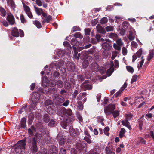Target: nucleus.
I'll list each match as a JSON object with an SVG mask.
<instances>
[{
    "mask_svg": "<svg viewBox=\"0 0 154 154\" xmlns=\"http://www.w3.org/2000/svg\"><path fill=\"white\" fill-rule=\"evenodd\" d=\"M57 139L58 141V143L60 144L63 145L65 141L63 137L60 134H58L57 136Z\"/></svg>",
    "mask_w": 154,
    "mask_h": 154,
    "instance_id": "ddd939ff",
    "label": "nucleus"
},
{
    "mask_svg": "<svg viewBox=\"0 0 154 154\" xmlns=\"http://www.w3.org/2000/svg\"><path fill=\"white\" fill-rule=\"evenodd\" d=\"M108 21V19L106 17H103L102 18L100 21L101 24H104L107 22Z\"/></svg>",
    "mask_w": 154,
    "mask_h": 154,
    "instance_id": "3c124183",
    "label": "nucleus"
},
{
    "mask_svg": "<svg viewBox=\"0 0 154 154\" xmlns=\"http://www.w3.org/2000/svg\"><path fill=\"white\" fill-rule=\"evenodd\" d=\"M27 104H25L24 106L22 107L21 109L18 111V113L19 114H21L22 112L25 111L26 108L27 107Z\"/></svg>",
    "mask_w": 154,
    "mask_h": 154,
    "instance_id": "58836bf2",
    "label": "nucleus"
},
{
    "mask_svg": "<svg viewBox=\"0 0 154 154\" xmlns=\"http://www.w3.org/2000/svg\"><path fill=\"white\" fill-rule=\"evenodd\" d=\"M89 64L87 60H85L82 63V67L84 68H86Z\"/></svg>",
    "mask_w": 154,
    "mask_h": 154,
    "instance_id": "79ce46f5",
    "label": "nucleus"
},
{
    "mask_svg": "<svg viewBox=\"0 0 154 154\" xmlns=\"http://www.w3.org/2000/svg\"><path fill=\"white\" fill-rule=\"evenodd\" d=\"M62 110L64 112V113H65L66 114H67L68 116H70L72 114V112L71 109H68L67 110H66V109L64 108L63 107L62 108Z\"/></svg>",
    "mask_w": 154,
    "mask_h": 154,
    "instance_id": "4be33fe9",
    "label": "nucleus"
},
{
    "mask_svg": "<svg viewBox=\"0 0 154 154\" xmlns=\"http://www.w3.org/2000/svg\"><path fill=\"white\" fill-rule=\"evenodd\" d=\"M125 119L128 121L130 120L132 117V115L131 114H125Z\"/></svg>",
    "mask_w": 154,
    "mask_h": 154,
    "instance_id": "49530a36",
    "label": "nucleus"
},
{
    "mask_svg": "<svg viewBox=\"0 0 154 154\" xmlns=\"http://www.w3.org/2000/svg\"><path fill=\"white\" fill-rule=\"evenodd\" d=\"M26 123V119L25 118H22L21 121V126L23 128H25Z\"/></svg>",
    "mask_w": 154,
    "mask_h": 154,
    "instance_id": "c85d7f7f",
    "label": "nucleus"
},
{
    "mask_svg": "<svg viewBox=\"0 0 154 154\" xmlns=\"http://www.w3.org/2000/svg\"><path fill=\"white\" fill-rule=\"evenodd\" d=\"M57 86L60 88H61L63 86V83L62 81L60 80H58L57 82Z\"/></svg>",
    "mask_w": 154,
    "mask_h": 154,
    "instance_id": "5fc2aeb1",
    "label": "nucleus"
},
{
    "mask_svg": "<svg viewBox=\"0 0 154 154\" xmlns=\"http://www.w3.org/2000/svg\"><path fill=\"white\" fill-rule=\"evenodd\" d=\"M91 68L92 70L94 72L97 71L98 69V64L95 63H93L91 65Z\"/></svg>",
    "mask_w": 154,
    "mask_h": 154,
    "instance_id": "f3484780",
    "label": "nucleus"
},
{
    "mask_svg": "<svg viewBox=\"0 0 154 154\" xmlns=\"http://www.w3.org/2000/svg\"><path fill=\"white\" fill-rule=\"evenodd\" d=\"M138 124L139 125V128L140 130L142 129V127L143 125V122L142 120H140L138 123Z\"/></svg>",
    "mask_w": 154,
    "mask_h": 154,
    "instance_id": "de8ad7c7",
    "label": "nucleus"
},
{
    "mask_svg": "<svg viewBox=\"0 0 154 154\" xmlns=\"http://www.w3.org/2000/svg\"><path fill=\"white\" fill-rule=\"evenodd\" d=\"M50 92L52 93H55L57 92V89L56 88L54 87H52L49 90Z\"/></svg>",
    "mask_w": 154,
    "mask_h": 154,
    "instance_id": "603ef678",
    "label": "nucleus"
},
{
    "mask_svg": "<svg viewBox=\"0 0 154 154\" xmlns=\"http://www.w3.org/2000/svg\"><path fill=\"white\" fill-rule=\"evenodd\" d=\"M128 25V22L125 21L123 22L122 24V28L124 29H126Z\"/></svg>",
    "mask_w": 154,
    "mask_h": 154,
    "instance_id": "473e14b6",
    "label": "nucleus"
},
{
    "mask_svg": "<svg viewBox=\"0 0 154 154\" xmlns=\"http://www.w3.org/2000/svg\"><path fill=\"white\" fill-rule=\"evenodd\" d=\"M33 23L36 25L37 27L38 28H40L42 27V26L40 23L37 20L33 21Z\"/></svg>",
    "mask_w": 154,
    "mask_h": 154,
    "instance_id": "72a5a7b5",
    "label": "nucleus"
},
{
    "mask_svg": "<svg viewBox=\"0 0 154 154\" xmlns=\"http://www.w3.org/2000/svg\"><path fill=\"white\" fill-rule=\"evenodd\" d=\"M68 121V119L66 120L67 122H66L65 121L62 122L61 123V125L62 127L64 129H66V127L67 126V123L68 122H67Z\"/></svg>",
    "mask_w": 154,
    "mask_h": 154,
    "instance_id": "f704fd0d",
    "label": "nucleus"
},
{
    "mask_svg": "<svg viewBox=\"0 0 154 154\" xmlns=\"http://www.w3.org/2000/svg\"><path fill=\"white\" fill-rule=\"evenodd\" d=\"M52 103V101L50 100H46L45 102V105L46 106H48L49 105L51 104Z\"/></svg>",
    "mask_w": 154,
    "mask_h": 154,
    "instance_id": "864d4df0",
    "label": "nucleus"
},
{
    "mask_svg": "<svg viewBox=\"0 0 154 154\" xmlns=\"http://www.w3.org/2000/svg\"><path fill=\"white\" fill-rule=\"evenodd\" d=\"M113 62H112V67L110 68L108 70H107V72L109 73V72H110V73L111 74L114 71V69L113 68Z\"/></svg>",
    "mask_w": 154,
    "mask_h": 154,
    "instance_id": "052dcab7",
    "label": "nucleus"
},
{
    "mask_svg": "<svg viewBox=\"0 0 154 154\" xmlns=\"http://www.w3.org/2000/svg\"><path fill=\"white\" fill-rule=\"evenodd\" d=\"M81 30V29L79 27L77 26H74L72 29V30L71 31L72 32H75L77 31H80Z\"/></svg>",
    "mask_w": 154,
    "mask_h": 154,
    "instance_id": "ea45409f",
    "label": "nucleus"
},
{
    "mask_svg": "<svg viewBox=\"0 0 154 154\" xmlns=\"http://www.w3.org/2000/svg\"><path fill=\"white\" fill-rule=\"evenodd\" d=\"M154 55V52L152 51H151L149 52V54L148 56L147 60L148 61H150L151 59L153 57Z\"/></svg>",
    "mask_w": 154,
    "mask_h": 154,
    "instance_id": "c756f323",
    "label": "nucleus"
},
{
    "mask_svg": "<svg viewBox=\"0 0 154 154\" xmlns=\"http://www.w3.org/2000/svg\"><path fill=\"white\" fill-rule=\"evenodd\" d=\"M49 126L51 127H53L55 126V121L53 120H51L50 121V122L48 124Z\"/></svg>",
    "mask_w": 154,
    "mask_h": 154,
    "instance_id": "69168bd1",
    "label": "nucleus"
},
{
    "mask_svg": "<svg viewBox=\"0 0 154 154\" xmlns=\"http://www.w3.org/2000/svg\"><path fill=\"white\" fill-rule=\"evenodd\" d=\"M116 44L114 43L113 46L115 49L120 51L121 50V46L123 45V43L121 39H119L116 41Z\"/></svg>",
    "mask_w": 154,
    "mask_h": 154,
    "instance_id": "39448f33",
    "label": "nucleus"
},
{
    "mask_svg": "<svg viewBox=\"0 0 154 154\" xmlns=\"http://www.w3.org/2000/svg\"><path fill=\"white\" fill-rule=\"evenodd\" d=\"M18 143V144L14 149V152L17 154L20 153L23 150L25 149V146L26 145L25 140L19 141Z\"/></svg>",
    "mask_w": 154,
    "mask_h": 154,
    "instance_id": "f257e3e1",
    "label": "nucleus"
},
{
    "mask_svg": "<svg viewBox=\"0 0 154 154\" xmlns=\"http://www.w3.org/2000/svg\"><path fill=\"white\" fill-rule=\"evenodd\" d=\"M43 119L45 123L48 122L50 120V118L49 116L47 114H46L43 116Z\"/></svg>",
    "mask_w": 154,
    "mask_h": 154,
    "instance_id": "a878e982",
    "label": "nucleus"
},
{
    "mask_svg": "<svg viewBox=\"0 0 154 154\" xmlns=\"http://www.w3.org/2000/svg\"><path fill=\"white\" fill-rule=\"evenodd\" d=\"M57 53L58 56L62 55L64 54V51L63 50L58 49L57 50Z\"/></svg>",
    "mask_w": 154,
    "mask_h": 154,
    "instance_id": "13d9d810",
    "label": "nucleus"
},
{
    "mask_svg": "<svg viewBox=\"0 0 154 154\" xmlns=\"http://www.w3.org/2000/svg\"><path fill=\"white\" fill-rule=\"evenodd\" d=\"M115 108L116 107L115 104H110L107 107L105 108L104 111L107 115H109L112 112L114 111Z\"/></svg>",
    "mask_w": 154,
    "mask_h": 154,
    "instance_id": "7ed1b4c3",
    "label": "nucleus"
},
{
    "mask_svg": "<svg viewBox=\"0 0 154 154\" xmlns=\"http://www.w3.org/2000/svg\"><path fill=\"white\" fill-rule=\"evenodd\" d=\"M126 68L128 71L131 73H133L134 69L132 67L130 66H126Z\"/></svg>",
    "mask_w": 154,
    "mask_h": 154,
    "instance_id": "a19ab883",
    "label": "nucleus"
},
{
    "mask_svg": "<svg viewBox=\"0 0 154 154\" xmlns=\"http://www.w3.org/2000/svg\"><path fill=\"white\" fill-rule=\"evenodd\" d=\"M12 35L15 37H18L19 36V33L18 29L16 27L14 28L12 31Z\"/></svg>",
    "mask_w": 154,
    "mask_h": 154,
    "instance_id": "2eb2a0df",
    "label": "nucleus"
},
{
    "mask_svg": "<svg viewBox=\"0 0 154 154\" xmlns=\"http://www.w3.org/2000/svg\"><path fill=\"white\" fill-rule=\"evenodd\" d=\"M137 75H134L131 79V83H132L134 82H135L137 79Z\"/></svg>",
    "mask_w": 154,
    "mask_h": 154,
    "instance_id": "e2e57ef3",
    "label": "nucleus"
},
{
    "mask_svg": "<svg viewBox=\"0 0 154 154\" xmlns=\"http://www.w3.org/2000/svg\"><path fill=\"white\" fill-rule=\"evenodd\" d=\"M102 48L104 50H109L110 46L109 43L107 42H103L102 45Z\"/></svg>",
    "mask_w": 154,
    "mask_h": 154,
    "instance_id": "6ab92c4d",
    "label": "nucleus"
},
{
    "mask_svg": "<svg viewBox=\"0 0 154 154\" xmlns=\"http://www.w3.org/2000/svg\"><path fill=\"white\" fill-rule=\"evenodd\" d=\"M91 46V44H89L88 45H86L82 47H77V49L79 51H80L81 50L84 49H87L89 48Z\"/></svg>",
    "mask_w": 154,
    "mask_h": 154,
    "instance_id": "5701e85b",
    "label": "nucleus"
},
{
    "mask_svg": "<svg viewBox=\"0 0 154 154\" xmlns=\"http://www.w3.org/2000/svg\"><path fill=\"white\" fill-rule=\"evenodd\" d=\"M0 11L1 13V15L5 16L6 14V12L5 9L2 7H0Z\"/></svg>",
    "mask_w": 154,
    "mask_h": 154,
    "instance_id": "2f4dec72",
    "label": "nucleus"
},
{
    "mask_svg": "<svg viewBox=\"0 0 154 154\" xmlns=\"http://www.w3.org/2000/svg\"><path fill=\"white\" fill-rule=\"evenodd\" d=\"M22 3L24 8V10L26 13L30 11V9L29 7L26 5L23 2H22Z\"/></svg>",
    "mask_w": 154,
    "mask_h": 154,
    "instance_id": "b1692460",
    "label": "nucleus"
},
{
    "mask_svg": "<svg viewBox=\"0 0 154 154\" xmlns=\"http://www.w3.org/2000/svg\"><path fill=\"white\" fill-rule=\"evenodd\" d=\"M56 69H58L63 64L64 62L63 60H60L58 62L56 61Z\"/></svg>",
    "mask_w": 154,
    "mask_h": 154,
    "instance_id": "a211bd4d",
    "label": "nucleus"
},
{
    "mask_svg": "<svg viewBox=\"0 0 154 154\" xmlns=\"http://www.w3.org/2000/svg\"><path fill=\"white\" fill-rule=\"evenodd\" d=\"M31 144L32 146L31 149L33 152L35 153L37 152L38 149L37 146V143L35 142V138H32Z\"/></svg>",
    "mask_w": 154,
    "mask_h": 154,
    "instance_id": "6e6552de",
    "label": "nucleus"
},
{
    "mask_svg": "<svg viewBox=\"0 0 154 154\" xmlns=\"http://www.w3.org/2000/svg\"><path fill=\"white\" fill-rule=\"evenodd\" d=\"M77 119L79 120V122H83V119L82 118V117L78 113L77 115Z\"/></svg>",
    "mask_w": 154,
    "mask_h": 154,
    "instance_id": "0e129e2a",
    "label": "nucleus"
},
{
    "mask_svg": "<svg viewBox=\"0 0 154 154\" xmlns=\"http://www.w3.org/2000/svg\"><path fill=\"white\" fill-rule=\"evenodd\" d=\"M56 61H54L50 65V70H51V69H54V68H56Z\"/></svg>",
    "mask_w": 154,
    "mask_h": 154,
    "instance_id": "4c0bfd02",
    "label": "nucleus"
},
{
    "mask_svg": "<svg viewBox=\"0 0 154 154\" xmlns=\"http://www.w3.org/2000/svg\"><path fill=\"white\" fill-rule=\"evenodd\" d=\"M20 19L21 23H25L26 22V20L25 19L24 15L22 14H20Z\"/></svg>",
    "mask_w": 154,
    "mask_h": 154,
    "instance_id": "e433bc0d",
    "label": "nucleus"
},
{
    "mask_svg": "<svg viewBox=\"0 0 154 154\" xmlns=\"http://www.w3.org/2000/svg\"><path fill=\"white\" fill-rule=\"evenodd\" d=\"M8 5L11 6L13 10L15 11V8L16 7L14 2L13 0H6Z\"/></svg>",
    "mask_w": 154,
    "mask_h": 154,
    "instance_id": "f8f14e48",
    "label": "nucleus"
},
{
    "mask_svg": "<svg viewBox=\"0 0 154 154\" xmlns=\"http://www.w3.org/2000/svg\"><path fill=\"white\" fill-rule=\"evenodd\" d=\"M112 55L111 57V59L112 60H113L117 56V52H112Z\"/></svg>",
    "mask_w": 154,
    "mask_h": 154,
    "instance_id": "774afa93",
    "label": "nucleus"
},
{
    "mask_svg": "<svg viewBox=\"0 0 154 154\" xmlns=\"http://www.w3.org/2000/svg\"><path fill=\"white\" fill-rule=\"evenodd\" d=\"M74 36L75 38H79L81 39L83 38V36L82 35L81 33L79 32L75 33L74 34Z\"/></svg>",
    "mask_w": 154,
    "mask_h": 154,
    "instance_id": "37998d69",
    "label": "nucleus"
},
{
    "mask_svg": "<svg viewBox=\"0 0 154 154\" xmlns=\"http://www.w3.org/2000/svg\"><path fill=\"white\" fill-rule=\"evenodd\" d=\"M54 102L57 103L58 104L63 102L65 101L64 98L61 96H58L56 94H54L52 96Z\"/></svg>",
    "mask_w": 154,
    "mask_h": 154,
    "instance_id": "20e7f679",
    "label": "nucleus"
},
{
    "mask_svg": "<svg viewBox=\"0 0 154 154\" xmlns=\"http://www.w3.org/2000/svg\"><path fill=\"white\" fill-rule=\"evenodd\" d=\"M86 144L84 142L77 143L76 144V147L79 150H81L85 148Z\"/></svg>",
    "mask_w": 154,
    "mask_h": 154,
    "instance_id": "9b49d317",
    "label": "nucleus"
},
{
    "mask_svg": "<svg viewBox=\"0 0 154 154\" xmlns=\"http://www.w3.org/2000/svg\"><path fill=\"white\" fill-rule=\"evenodd\" d=\"M122 123L124 126L128 127L129 130L131 129V128L130 124V123L127 120L125 119V120H123L122 121Z\"/></svg>",
    "mask_w": 154,
    "mask_h": 154,
    "instance_id": "dca6fc26",
    "label": "nucleus"
},
{
    "mask_svg": "<svg viewBox=\"0 0 154 154\" xmlns=\"http://www.w3.org/2000/svg\"><path fill=\"white\" fill-rule=\"evenodd\" d=\"M7 19L9 24L11 25H13L15 23L14 17L11 13L8 14Z\"/></svg>",
    "mask_w": 154,
    "mask_h": 154,
    "instance_id": "0eeeda50",
    "label": "nucleus"
},
{
    "mask_svg": "<svg viewBox=\"0 0 154 154\" xmlns=\"http://www.w3.org/2000/svg\"><path fill=\"white\" fill-rule=\"evenodd\" d=\"M71 43L73 45L77 46L78 45L79 42L75 38H74L72 39Z\"/></svg>",
    "mask_w": 154,
    "mask_h": 154,
    "instance_id": "cd10ccee",
    "label": "nucleus"
},
{
    "mask_svg": "<svg viewBox=\"0 0 154 154\" xmlns=\"http://www.w3.org/2000/svg\"><path fill=\"white\" fill-rule=\"evenodd\" d=\"M89 81L88 80L85 81L83 83H82L81 87L84 90H89L92 88V87L91 85L88 83Z\"/></svg>",
    "mask_w": 154,
    "mask_h": 154,
    "instance_id": "423d86ee",
    "label": "nucleus"
},
{
    "mask_svg": "<svg viewBox=\"0 0 154 154\" xmlns=\"http://www.w3.org/2000/svg\"><path fill=\"white\" fill-rule=\"evenodd\" d=\"M66 150L63 148H61L59 154H66Z\"/></svg>",
    "mask_w": 154,
    "mask_h": 154,
    "instance_id": "4d7b16f0",
    "label": "nucleus"
},
{
    "mask_svg": "<svg viewBox=\"0 0 154 154\" xmlns=\"http://www.w3.org/2000/svg\"><path fill=\"white\" fill-rule=\"evenodd\" d=\"M126 132L125 130L123 128H122L121 129V131H120L119 134V136L120 138L122 137L124 135V134Z\"/></svg>",
    "mask_w": 154,
    "mask_h": 154,
    "instance_id": "bb28decb",
    "label": "nucleus"
},
{
    "mask_svg": "<svg viewBox=\"0 0 154 154\" xmlns=\"http://www.w3.org/2000/svg\"><path fill=\"white\" fill-rule=\"evenodd\" d=\"M35 10L37 15L38 16L40 15L43 10L42 8H38L35 6H34Z\"/></svg>",
    "mask_w": 154,
    "mask_h": 154,
    "instance_id": "aec40b11",
    "label": "nucleus"
},
{
    "mask_svg": "<svg viewBox=\"0 0 154 154\" xmlns=\"http://www.w3.org/2000/svg\"><path fill=\"white\" fill-rule=\"evenodd\" d=\"M117 35L116 34L113 33H111L109 35V37L115 39L117 38Z\"/></svg>",
    "mask_w": 154,
    "mask_h": 154,
    "instance_id": "c03bdc74",
    "label": "nucleus"
},
{
    "mask_svg": "<svg viewBox=\"0 0 154 154\" xmlns=\"http://www.w3.org/2000/svg\"><path fill=\"white\" fill-rule=\"evenodd\" d=\"M39 94L36 92H33L31 98L32 102L31 106L32 109L35 107L37 104L38 103L39 99Z\"/></svg>",
    "mask_w": 154,
    "mask_h": 154,
    "instance_id": "f03ea898",
    "label": "nucleus"
},
{
    "mask_svg": "<svg viewBox=\"0 0 154 154\" xmlns=\"http://www.w3.org/2000/svg\"><path fill=\"white\" fill-rule=\"evenodd\" d=\"M114 118L118 116L119 115V112L118 110L114 111L111 112Z\"/></svg>",
    "mask_w": 154,
    "mask_h": 154,
    "instance_id": "c9c22d12",
    "label": "nucleus"
},
{
    "mask_svg": "<svg viewBox=\"0 0 154 154\" xmlns=\"http://www.w3.org/2000/svg\"><path fill=\"white\" fill-rule=\"evenodd\" d=\"M135 30L133 29H130L129 31V34L128 38V39L132 41L135 38Z\"/></svg>",
    "mask_w": 154,
    "mask_h": 154,
    "instance_id": "1a4fd4ad",
    "label": "nucleus"
},
{
    "mask_svg": "<svg viewBox=\"0 0 154 154\" xmlns=\"http://www.w3.org/2000/svg\"><path fill=\"white\" fill-rule=\"evenodd\" d=\"M97 31L99 33L104 34L106 33V31L100 25L97 24L96 27Z\"/></svg>",
    "mask_w": 154,
    "mask_h": 154,
    "instance_id": "4468645a",
    "label": "nucleus"
},
{
    "mask_svg": "<svg viewBox=\"0 0 154 154\" xmlns=\"http://www.w3.org/2000/svg\"><path fill=\"white\" fill-rule=\"evenodd\" d=\"M142 49H140L135 55H136L138 57H140L142 54Z\"/></svg>",
    "mask_w": 154,
    "mask_h": 154,
    "instance_id": "8fccbe9b",
    "label": "nucleus"
},
{
    "mask_svg": "<svg viewBox=\"0 0 154 154\" xmlns=\"http://www.w3.org/2000/svg\"><path fill=\"white\" fill-rule=\"evenodd\" d=\"M122 53L123 55L125 56L127 54L128 51L127 48L125 47L122 48Z\"/></svg>",
    "mask_w": 154,
    "mask_h": 154,
    "instance_id": "a18cd8bd",
    "label": "nucleus"
},
{
    "mask_svg": "<svg viewBox=\"0 0 154 154\" xmlns=\"http://www.w3.org/2000/svg\"><path fill=\"white\" fill-rule=\"evenodd\" d=\"M97 119L98 122L100 123L102 125H104V123L103 122V118L102 116H98L97 117Z\"/></svg>",
    "mask_w": 154,
    "mask_h": 154,
    "instance_id": "7c9ffc66",
    "label": "nucleus"
},
{
    "mask_svg": "<svg viewBox=\"0 0 154 154\" xmlns=\"http://www.w3.org/2000/svg\"><path fill=\"white\" fill-rule=\"evenodd\" d=\"M103 36V35H100L99 34H97L96 35L95 37L97 41H100V38L101 37Z\"/></svg>",
    "mask_w": 154,
    "mask_h": 154,
    "instance_id": "338daca9",
    "label": "nucleus"
},
{
    "mask_svg": "<svg viewBox=\"0 0 154 154\" xmlns=\"http://www.w3.org/2000/svg\"><path fill=\"white\" fill-rule=\"evenodd\" d=\"M78 107L79 109L81 110L83 109V106L81 102L79 101L77 102Z\"/></svg>",
    "mask_w": 154,
    "mask_h": 154,
    "instance_id": "bf43d9fd",
    "label": "nucleus"
},
{
    "mask_svg": "<svg viewBox=\"0 0 154 154\" xmlns=\"http://www.w3.org/2000/svg\"><path fill=\"white\" fill-rule=\"evenodd\" d=\"M105 28L106 30L108 32L112 31L114 29L113 26H110L106 27Z\"/></svg>",
    "mask_w": 154,
    "mask_h": 154,
    "instance_id": "6e6d98bb",
    "label": "nucleus"
},
{
    "mask_svg": "<svg viewBox=\"0 0 154 154\" xmlns=\"http://www.w3.org/2000/svg\"><path fill=\"white\" fill-rule=\"evenodd\" d=\"M98 22L97 20L96 19L92 20L91 21V23L92 26H95L97 23Z\"/></svg>",
    "mask_w": 154,
    "mask_h": 154,
    "instance_id": "680f3d73",
    "label": "nucleus"
},
{
    "mask_svg": "<svg viewBox=\"0 0 154 154\" xmlns=\"http://www.w3.org/2000/svg\"><path fill=\"white\" fill-rule=\"evenodd\" d=\"M66 66L68 70L70 72H73L75 69V65L74 63L69 62L66 64Z\"/></svg>",
    "mask_w": 154,
    "mask_h": 154,
    "instance_id": "9d476101",
    "label": "nucleus"
},
{
    "mask_svg": "<svg viewBox=\"0 0 154 154\" xmlns=\"http://www.w3.org/2000/svg\"><path fill=\"white\" fill-rule=\"evenodd\" d=\"M109 128L108 127H105L104 129V134L107 136L109 135V134L108 131L109 130Z\"/></svg>",
    "mask_w": 154,
    "mask_h": 154,
    "instance_id": "09e8293b",
    "label": "nucleus"
},
{
    "mask_svg": "<svg viewBox=\"0 0 154 154\" xmlns=\"http://www.w3.org/2000/svg\"><path fill=\"white\" fill-rule=\"evenodd\" d=\"M52 20V18L51 16L50 15H48L45 17V19L43 21L42 23H44L45 22L48 23L50 21H51Z\"/></svg>",
    "mask_w": 154,
    "mask_h": 154,
    "instance_id": "393cba45",
    "label": "nucleus"
},
{
    "mask_svg": "<svg viewBox=\"0 0 154 154\" xmlns=\"http://www.w3.org/2000/svg\"><path fill=\"white\" fill-rule=\"evenodd\" d=\"M42 137V135L40 134H37L35 135V137L32 138H35V142H39L40 140Z\"/></svg>",
    "mask_w": 154,
    "mask_h": 154,
    "instance_id": "412c9836",
    "label": "nucleus"
}]
</instances>
